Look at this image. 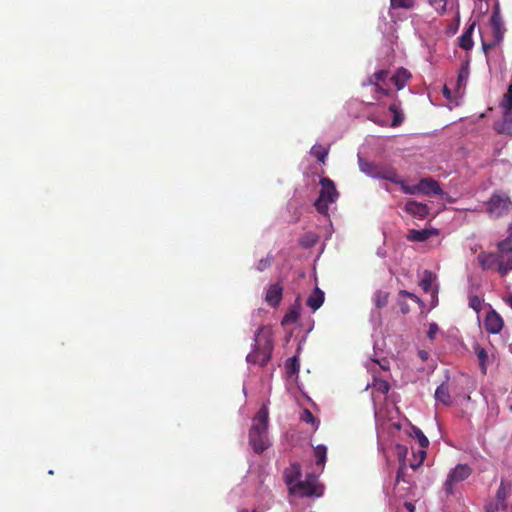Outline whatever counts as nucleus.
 Listing matches in <instances>:
<instances>
[{
  "mask_svg": "<svg viewBox=\"0 0 512 512\" xmlns=\"http://www.w3.org/2000/svg\"><path fill=\"white\" fill-rule=\"evenodd\" d=\"M269 409L263 404L253 418L249 430V443L257 454L264 452L270 445L268 440Z\"/></svg>",
  "mask_w": 512,
  "mask_h": 512,
  "instance_id": "f257e3e1",
  "label": "nucleus"
},
{
  "mask_svg": "<svg viewBox=\"0 0 512 512\" xmlns=\"http://www.w3.org/2000/svg\"><path fill=\"white\" fill-rule=\"evenodd\" d=\"M273 351L272 330L269 327L262 326L257 330L255 343L252 352L246 360L251 364L265 366L271 359Z\"/></svg>",
  "mask_w": 512,
  "mask_h": 512,
  "instance_id": "f03ea898",
  "label": "nucleus"
},
{
  "mask_svg": "<svg viewBox=\"0 0 512 512\" xmlns=\"http://www.w3.org/2000/svg\"><path fill=\"white\" fill-rule=\"evenodd\" d=\"M319 184L321 189L314 206L319 213L327 214L329 205L338 199L339 193L336 189L335 183L328 177H322Z\"/></svg>",
  "mask_w": 512,
  "mask_h": 512,
  "instance_id": "7ed1b4c3",
  "label": "nucleus"
},
{
  "mask_svg": "<svg viewBox=\"0 0 512 512\" xmlns=\"http://www.w3.org/2000/svg\"><path fill=\"white\" fill-rule=\"evenodd\" d=\"M358 163L360 171L372 178L398 182L397 171L391 166H384L375 162H370L360 156L358 157Z\"/></svg>",
  "mask_w": 512,
  "mask_h": 512,
  "instance_id": "20e7f679",
  "label": "nucleus"
},
{
  "mask_svg": "<svg viewBox=\"0 0 512 512\" xmlns=\"http://www.w3.org/2000/svg\"><path fill=\"white\" fill-rule=\"evenodd\" d=\"M290 493H297L300 497H320L323 495L324 487L321 485L317 477L309 474L304 481H298L289 487Z\"/></svg>",
  "mask_w": 512,
  "mask_h": 512,
  "instance_id": "39448f33",
  "label": "nucleus"
},
{
  "mask_svg": "<svg viewBox=\"0 0 512 512\" xmlns=\"http://www.w3.org/2000/svg\"><path fill=\"white\" fill-rule=\"evenodd\" d=\"M472 468L468 464H457L452 468L443 484V489L447 496L454 494L455 485L465 481L472 475Z\"/></svg>",
  "mask_w": 512,
  "mask_h": 512,
  "instance_id": "423d86ee",
  "label": "nucleus"
},
{
  "mask_svg": "<svg viewBox=\"0 0 512 512\" xmlns=\"http://www.w3.org/2000/svg\"><path fill=\"white\" fill-rule=\"evenodd\" d=\"M511 206L510 198L502 192H495L486 203L487 212L494 217H499L508 212Z\"/></svg>",
  "mask_w": 512,
  "mask_h": 512,
  "instance_id": "0eeeda50",
  "label": "nucleus"
},
{
  "mask_svg": "<svg viewBox=\"0 0 512 512\" xmlns=\"http://www.w3.org/2000/svg\"><path fill=\"white\" fill-rule=\"evenodd\" d=\"M504 326L503 318L495 310H491L487 313L484 320L485 330L490 334L499 333Z\"/></svg>",
  "mask_w": 512,
  "mask_h": 512,
  "instance_id": "6e6552de",
  "label": "nucleus"
},
{
  "mask_svg": "<svg viewBox=\"0 0 512 512\" xmlns=\"http://www.w3.org/2000/svg\"><path fill=\"white\" fill-rule=\"evenodd\" d=\"M404 211L412 217L418 218L420 220L425 219L429 214L428 206L415 200L407 201L404 206Z\"/></svg>",
  "mask_w": 512,
  "mask_h": 512,
  "instance_id": "1a4fd4ad",
  "label": "nucleus"
},
{
  "mask_svg": "<svg viewBox=\"0 0 512 512\" xmlns=\"http://www.w3.org/2000/svg\"><path fill=\"white\" fill-rule=\"evenodd\" d=\"M490 23L493 31V39L495 40V44H500L504 37L505 28L498 11H494L492 13Z\"/></svg>",
  "mask_w": 512,
  "mask_h": 512,
  "instance_id": "9d476101",
  "label": "nucleus"
},
{
  "mask_svg": "<svg viewBox=\"0 0 512 512\" xmlns=\"http://www.w3.org/2000/svg\"><path fill=\"white\" fill-rule=\"evenodd\" d=\"M420 194L442 195L443 191L439 183L432 178H423L419 181Z\"/></svg>",
  "mask_w": 512,
  "mask_h": 512,
  "instance_id": "9b49d317",
  "label": "nucleus"
},
{
  "mask_svg": "<svg viewBox=\"0 0 512 512\" xmlns=\"http://www.w3.org/2000/svg\"><path fill=\"white\" fill-rule=\"evenodd\" d=\"M283 294V288L279 283H274L269 286L266 292L265 301L272 307H276L281 299Z\"/></svg>",
  "mask_w": 512,
  "mask_h": 512,
  "instance_id": "f8f14e48",
  "label": "nucleus"
},
{
  "mask_svg": "<svg viewBox=\"0 0 512 512\" xmlns=\"http://www.w3.org/2000/svg\"><path fill=\"white\" fill-rule=\"evenodd\" d=\"M302 469L299 463H292L287 469L284 471V479L286 484L291 487L293 484L299 481L301 477Z\"/></svg>",
  "mask_w": 512,
  "mask_h": 512,
  "instance_id": "ddd939ff",
  "label": "nucleus"
},
{
  "mask_svg": "<svg viewBox=\"0 0 512 512\" xmlns=\"http://www.w3.org/2000/svg\"><path fill=\"white\" fill-rule=\"evenodd\" d=\"M476 26V21L470 23L465 32L459 38V46L466 51H469L473 48L474 42L472 40V34L474 32Z\"/></svg>",
  "mask_w": 512,
  "mask_h": 512,
  "instance_id": "4468645a",
  "label": "nucleus"
},
{
  "mask_svg": "<svg viewBox=\"0 0 512 512\" xmlns=\"http://www.w3.org/2000/svg\"><path fill=\"white\" fill-rule=\"evenodd\" d=\"M389 111L393 114L391 126H400L404 121V114L401 109V101L398 98H395L393 103L389 105Z\"/></svg>",
  "mask_w": 512,
  "mask_h": 512,
  "instance_id": "2eb2a0df",
  "label": "nucleus"
},
{
  "mask_svg": "<svg viewBox=\"0 0 512 512\" xmlns=\"http://www.w3.org/2000/svg\"><path fill=\"white\" fill-rule=\"evenodd\" d=\"M411 74L405 68H400L396 71V73L391 77L392 83L397 87L398 90L404 88L408 80L410 79Z\"/></svg>",
  "mask_w": 512,
  "mask_h": 512,
  "instance_id": "dca6fc26",
  "label": "nucleus"
},
{
  "mask_svg": "<svg viewBox=\"0 0 512 512\" xmlns=\"http://www.w3.org/2000/svg\"><path fill=\"white\" fill-rule=\"evenodd\" d=\"M477 259L483 270L491 269L498 263V257L493 253L481 252Z\"/></svg>",
  "mask_w": 512,
  "mask_h": 512,
  "instance_id": "f3484780",
  "label": "nucleus"
},
{
  "mask_svg": "<svg viewBox=\"0 0 512 512\" xmlns=\"http://www.w3.org/2000/svg\"><path fill=\"white\" fill-rule=\"evenodd\" d=\"M435 399L437 402L442 403L445 406H449L452 403L449 387L446 383L439 385L435 391Z\"/></svg>",
  "mask_w": 512,
  "mask_h": 512,
  "instance_id": "a211bd4d",
  "label": "nucleus"
},
{
  "mask_svg": "<svg viewBox=\"0 0 512 512\" xmlns=\"http://www.w3.org/2000/svg\"><path fill=\"white\" fill-rule=\"evenodd\" d=\"M324 302V292L316 287L307 299V305L314 311L319 309Z\"/></svg>",
  "mask_w": 512,
  "mask_h": 512,
  "instance_id": "6ab92c4d",
  "label": "nucleus"
},
{
  "mask_svg": "<svg viewBox=\"0 0 512 512\" xmlns=\"http://www.w3.org/2000/svg\"><path fill=\"white\" fill-rule=\"evenodd\" d=\"M503 112H504L503 121L501 124H499L497 126V128H496L497 132L500 134L512 135V111L509 113H506V111L503 110Z\"/></svg>",
  "mask_w": 512,
  "mask_h": 512,
  "instance_id": "aec40b11",
  "label": "nucleus"
},
{
  "mask_svg": "<svg viewBox=\"0 0 512 512\" xmlns=\"http://www.w3.org/2000/svg\"><path fill=\"white\" fill-rule=\"evenodd\" d=\"M300 369V363L297 356L290 357L285 362V371L289 377L298 375Z\"/></svg>",
  "mask_w": 512,
  "mask_h": 512,
  "instance_id": "412c9836",
  "label": "nucleus"
},
{
  "mask_svg": "<svg viewBox=\"0 0 512 512\" xmlns=\"http://www.w3.org/2000/svg\"><path fill=\"white\" fill-rule=\"evenodd\" d=\"M430 235H431V232L427 229H422V230L411 229V230H409V232L407 234V239L409 241L422 242V241L427 240L430 237Z\"/></svg>",
  "mask_w": 512,
  "mask_h": 512,
  "instance_id": "4be33fe9",
  "label": "nucleus"
},
{
  "mask_svg": "<svg viewBox=\"0 0 512 512\" xmlns=\"http://www.w3.org/2000/svg\"><path fill=\"white\" fill-rule=\"evenodd\" d=\"M314 456L316 458V465L320 466L322 469L327 460V447L325 445H317L314 448Z\"/></svg>",
  "mask_w": 512,
  "mask_h": 512,
  "instance_id": "5701e85b",
  "label": "nucleus"
},
{
  "mask_svg": "<svg viewBox=\"0 0 512 512\" xmlns=\"http://www.w3.org/2000/svg\"><path fill=\"white\" fill-rule=\"evenodd\" d=\"M410 436L417 439L420 448H427L429 446V440L420 428L412 426Z\"/></svg>",
  "mask_w": 512,
  "mask_h": 512,
  "instance_id": "b1692460",
  "label": "nucleus"
},
{
  "mask_svg": "<svg viewBox=\"0 0 512 512\" xmlns=\"http://www.w3.org/2000/svg\"><path fill=\"white\" fill-rule=\"evenodd\" d=\"M436 276L429 270H425L423 273V277L420 281V286L424 292H429L432 286V283L435 281Z\"/></svg>",
  "mask_w": 512,
  "mask_h": 512,
  "instance_id": "393cba45",
  "label": "nucleus"
},
{
  "mask_svg": "<svg viewBox=\"0 0 512 512\" xmlns=\"http://www.w3.org/2000/svg\"><path fill=\"white\" fill-rule=\"evenodd\" d=\"M389 293L383 290H377L374 293L373 301L377 308H383L387 305Z\"/></svg>",
  "mask_w": 512,
  "mask_h": 512,
  "instance_id": "a878e982",
  "label": "nucleus"
},
{
  "mask_svg": "<svg viewBox=\"0 0 512 512\" xmlns=\"http://www.w3.org/2000/svg\"><path fill=\"white\" fill-rule=\"evenodd\" d=\"M413 455L414 461H411L410 467L415 470L423 464L427 455L426 448H420L417 452H414Z\"/></svg>",
  "mask_w": 512,
  "mask_h": 512,
  "instance_id": "bb28decb",
  "label": "nucleus"
},
{
  "mask_svg": "<svg viewBox=\"0 0 512 512\" xmlns=\"http://www.w3.org/2000/svg\"><path fill=\"white\" fill-rule=\"evenodd\" d=\"M415 5L414 0H390L391 9H412Z\"/></svg>",
  "mask_w": 512,
  "mask_h": 512,
  "instance_id": "cd10ccee",
  "label": "nucleus"
},
{
  "mask_svg": "<svg viewBox=\"0 0 512 512\" xmlns=\"http://www.w3.org/2000/svg\"><path fill=\"white\" fill-rule=\"evenodd\" d=\"M394 183L399 184L401 186V190L405 194H410V195L420 194L419 183L416 185H412V186L406 185L405 182L403 180H401L399 177H398V182H394Z\"/></svg>",
  "mask_w": 512,
  "mask_h": 512,
  "instance_id": "c85d7f7f",
  "label": "nucleus"
},
{
  "mask_svg": "<svg viewBox=\"0 0 512 512\" xmlns=\"http://www.w3.org/2000/svg\"><path fill=\"white\" fill-rule=\"evenodd\" d=\"M364 85H373L375 93H377V94H383V95H386V96H390L391 95V90L390 89L385 88L384 84H381V83H378V82H374L373 78H369L367 80V82L364 83Z\"/></svg>",
  "mask_w": 512,
  "mask_h": 512,
  "instance_id": "c756f323",
  "label": "nucleus"
},
{
  "mask_svg": "<svg viewBox=\"0 0 512 512\" xmlns=\"http://www.w3.org/2000/svg\"><path fill=\"white\" fill-rule=\"evenodd\" d=\"M427 2L439 15L446 12L447 0H427Z\"/></svg>",
  "mask_w": 512,
  "mask_h": 512,
  "instance_id": "7c9ffc66",
  "label": "nucleus"
},
{
  "mask_svg": "<svg viewBox=\"0 0 512 512\" xmlns=\"http://www.w3.org/2000/svg\"><path fill=\"white\" fill-rule=\"evenodd\" d=\"M311 154L315 156L320 162L325 163V159L328 155V150L324 149L320 145H315L311 149Z\"/></svg>",
  "mask_w": 512,
  "mask_h": 512,
  "instance_id": "2f4dec72",
  "label": "nucleus"
},
{
  "mask_svg": "<svg viewBox=\"0 0 512 512\" xmlns=\"http://www.w3.org/2000/svg\"><path fill=\"white\" fill-rule=\"evenodd\" d=\"M475 352H476V355H477V358L480 362V366H481V369H482V372L485 374L486 373V361H487V358H488V355H487V352L484 348L480 347V346H477L475 348Z\"/></svg>",
  "mask_w": 512,
  "mask_h": 512,
  "instance_id": "473e14b6",
  "label": "nucleus"
},
{
  "mask_svg": "<svg viewBox=\"0 0 512 512\" xmlns=\"http://www.w3.org/2000/svg\"><path fill=\"white\" fill-rule=\"evenodd\" d=\"M373 387L375 390L382 394H386L390 390V384L388 383V381L382 379L375 378L373 381Z\"/></svg>",
  "mask_w": 512,
  "mask_h": 512,
  "instance_id": "72a5a7b5",
  "label": "nucleus"
},
{
  "mask_svg": "<svg viewBox=\"0 0 512 512\" xmlns=\"http://www.w3.org/2000/svg\"><path fill=\"white\" fill-rule=\"evenodd\" d=\"M299 316H300V314H299L298 308H291L285 314V316L282 320V324L295 323L298 320Z\"/></svg>",
  "mask_w": 512,
  "mask_h": 512,
  "instance_id": "f704fd0d",
  "label": "nucleus"
},
{
  "mask_svg": "<svg viewBox=\"0 0 512 512\" xmlns=\"http://www.w3.org/2000/svg\"><path fill=\"white\" fill-rule=\"evenodd\" d=\"M498 272L502 275V276H505L508 274L509 271L512 270V257H510L506 262H503V261H498Z\"/></svg>",
  "mask_w": 512,
  "mask_h": 512,
  "instance_id": "c9c22d12",
  "label": "nucleus"
},
{
  "mask_svg": "<svg viewBox=\"0 0 512 512\" xmlns=\"http://www.w3.org/2000/svg\"><path fill=\"white\" fill-rule=\"evenodd\" d=\"M301 420L306 423H311L315 429L318 427L319 422L316 420L312 412L308 409H304L301 414Z\"/></svg>",
  "mask_w": 512,
  "mask_h": 512,
  "instance_id": "e433bc0d",
  "label": "nucleus"
},
{
  "mask_svg": "<svg viewBox=\"0 0 512 512\" xmlns=\"http://www.w3.org/2000/svg\"><path fill=\"white\" fill-rule=\"evenodd\" d=\"M273 262V256L268 254L265 258H262L258 261L257 265H256V269L260 272L266 270L267 268H269L271 266Z\"/></svg>",
  "mask_w": 512,
  "mask_h": 512,
  "instance_id": "4c0bfd02",
  "label": "nucleus"
},
{
  "mask_svg": "<svg viewBox=\"0 0 512 512\" xmlns=\"http://www.w3.org/2000/svg\"><path fill=\"white\" fill-rule=\"evenodd\" d=\"M498 248L502 252H511L512 251V237H507L506 239L500 241L498 243Z\"/></svg>",
  "mask_w": 512,
  "mask_h": 512,
  "instance_id": "58836bf2",
  "label": "nucleus"
},
{
  "mask_svg": "<svg viewBox=\"0 0 512 512\" xmlns=\"http://www.w3.org/2000/svg\"><path fill=\"white\" fill-rule=\"evenodd\" d=\"M387 77H388V71L380 70V71L375 72L370 78H373L374 82L384 84Z\"/></svg>",
  "mask_w": 512,
  "mask_h": 512,
  "instance_id": "ea45409f",
  "label": "nucleus"
},
{
  "mask_svg": "<svg viewBox=\"0 0 512 512\" xmlns=\"http://www.w3.org/2000/svg\"><path fill=\"white\" fill-rule=\"evenodd\" d=\"M469 306L476 312H479L482 308V300L476 295L471 296L469 298Z\"/></svg>",
  "mask_w": 512,
  "mask_h": 512,
  "instance_id": "a19ab883",
  "label": "nucleus"
},
{
  "mask_svg": "<svg viewBox=\"0 0 512 512\" xmlns=\"http://www.w3.org/2000/svg\"><path fill=\"white\" fill-rule=\"evenodd\" d=\"M469 71L468 67H462L458 74V86H461L462 84H465L468 79Z\"/></svg>",
  "mask_w": 512,
  "mask_h": 512,
  "instance_id": "79ce46f5",
  "label": "nucleus"
},
{
  "mask_svg": "<svg viewBox=\"0 0 512 512\" xmlns=\"http://www.w3.org/2000/svg\"><path fill=\"white\" fill-rule=\"evenodd\" d=\"M437 332H438V325L436 323H431L429 325V330L427 332L428 338L434 339Z\"/></svg>",
  "mask_w": 512,
  "mask_h": 512,
  "instance_id": "37998d69",
  "label": "nucleus"
},
{
  "mask_svg": "<svg viewBox=\"0 0 512 512\" xmlns=\"http://www.w3.org/2000/svg\"><path fill=\"white\" fill-rule=\"evenodd\" d=\"M405 469H406V465H405V462L403 461L402 465L399 467V469L397 471L396 483H399L400 480H403V477L405 474Z\"/></svg>",
  "mask_w": 512,
  "mask_h": 512,
  "instance_id": "c03bdc74",
  "label": "nucleus"
},
{
  "mask_svg": "<svg viewBox=\"0 0 512 512\" xmlns=\"http://www.w3.org/2000/svg\"><path fill=\"white\" fill-rule=\"evenodd\" d=\"M458 26H459V14L457 15V22H456V24L450 25L447 28V33L450 34V35H454L457 32V30H458Z\"/></svg>",
  "mask_w": 512,
  "mask_h": 512,
  "instance_id": "a18cd8bd",
  "label": "nucleus"
},
{
  "mask_svg": "<svg viewBox=\"0 0 512 512\" xmlns=\"http://www.w3.org/2000/svg\"><path fill=\"white\" fill-rule=\"evenodd\" d=\"M498 44H495V40L493 39L491 42L489 43H486V42H482V48L485 52H487L488 50L490 49H493L494 47H496Z\"/></svg>",
  "mask_w": 512,
  "mask_h": 512,
  "instance_id": "49530a36",
  "label": "nucleus"
},
{
  "mask_svg": "<svg viewBox=\"0 0 512 512\" xmlns=\"http://www.w3.org/2000/svg\"><path fill=\"white\" fill-rule=\"evenodd\" d=\"M400 294L403 296L409 297V298L413 299L414 301H417V302L419 301V298L415 294L408 292L406 290H402L400 292Z\"/></svg>",
  "mask_w": 512,
  "mask_h": 512,
  "instance_id": "de8ad7c7",
  "label": "nucleus"
},
{
  "mask_svg": "<svg viewBox=\"0 0 512 512\" xmlns=\"http://www.w3.org/2000/svg\"><path fill=\"white\" fill-rule=\"evenodd\" d=\"M397 450L400 457H404L407 454V448L403 445H397Z\"/></svg>",
  "mask_w": 512,
  "mask_h": 512,
  "instance_id": "09e8293b",
  "label": "nucleus"
},
{
  "mask_svg": "<svg viewBox=\"0 0 512 512\" xmlns=\"http://www.w3.org/2000/svg\"><path fill=\"white\" fill-rule=\"evenodd\" d=\"M504 496H505V491L503 488V483H501V486L499 487V489L497 491V498L502 499V498H504Z\"/></svg>",
  "mask_w": 512,
  "mask_h": 512,
  "instance_id": "8fccbe9b",
  "label": "nucleus"
},
{
  "mask_svg": "<svg viewBox=\"0 0 512 512\" xmlns=\"http://www.w3.org/2000/svg\"><path fill=\"white\" fill-rule=\"evenodd\" d=\"M376 362L380 365L381 369H383V370H387L388 369V365H387L386 361L384 363H381V362H378V361H376Z\"/></svg>",
  "mask_w": 512,
  "mask_h": 512,
  "instance_id": "3c124183",
  "label": "nucleus"
},
{
  "mask_svg": "<svg viewBox=\"0 0 512 512\" xmlns=\"http://www.w3.org/2000/svg\"><path fill=\"white\" fill-rule=\"evenodd\" d=\"M405 506H406V508H407L409 511H411V512L414 510V506H413V504H411V503H405Z\"/></svg>",
  "mask_w": 512,
  "mask_h": 512,
  "instance_id": "603ef678",
  "label": "nucleus"
},
{
  "mask_svg": "<svg viewBox=\"0 0 512 512\" xmlns=\"http://www.w3.org/2000/svg\"><path fill=\"white\" fill-rule=\"evenodd\" d=\"M506 302L512 308V296L508 297Z\"/></svg>",
  "mask_w": 512,
  "mask_h": 512,
  "instance_id": "864d4df0",
  "label": "nucleus"
},
{
  "mask_svg": "<svg viewBox=\"0 0 512 512\" xmlns=\"http://www.w3.org/2000/svg\"><path fill=\"white\" fill-rule=\"evenodd\" d=\"M401 310H402V312H403V313H407V312L409 311V309H408V307H407V306H405V307L403 306V307L401 308Z\"/></svg>",
  "mask_w": 512,
  "mask_h": 512,
  "instance_id": "5fc2aeb1",
  "label": "nucleus"
},
{
  "mask_svg": "<svg viewBox=\"0 0 512 512\" xmlns=\"http://www.w3.org/2000/svg\"><path fill=\"white\" fill-rule=\"evenodd\" d=\"M509 351L512 353V343L509 345Z\"/></svg>",
  "mask_w": 512,
  "mask_h": 512,
  "instance_id": "6e6d98bb",
  "label": "nucleus"
},
{
  "mask_svg": "<svg viewBox=\"0 0 512 512\" xmlns=\"http://www.w3.org/2000/svg\"><path fill=\"white\" fill-rule=\"evenodd\" d=\"M420 355H421V358L425 357V353L424 352H421Z\"/></svg>",
  "mask_w": 512,
  "mask_h": 512,
  "instance_id": "4d7b16f0",
  "label": "nucleus"
}]
</instances>
